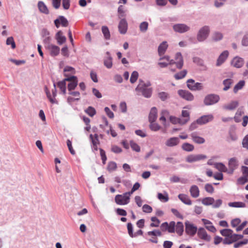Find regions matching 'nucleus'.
Returning <instances> with one entry per match:
<instances>
[{
    "mask_svg": "<svg viewBox=\"0 0 248 248\" xmlns=\"http://www.w3.org/2000/svg\"><path fill=\"white\" fill-rule=\"evenodd\" d=\"M168 46V45L166 41H164L160 44L158 47V53L160 57L165 54Z\"/></svg>",
    "mask_w": 248,
    "mask_h": 248,
    "instance_id": "393cba45",
    "label": "nucleus"
},
{
    "mask_svg": "<svg viewBox=\"0 0 248 248\" xmlns=\"http://www.w3.org/2000/svg\"><path fill=\"white\" fill-rule=\"evenodd\" d=\"M66 142H67V145L68 146V149H69L70 153L73 155H75L76 154V152L72 147L71 141L70 140H67Z\"/></svg>",
    "mask_w": 248,
    "mask_h": 248,
    "instance_id": "0e129e2a",
    "label": "nucleus"
},
{
    "mask_svg": "<svg viewBox=\"0 0 248 248\" xmlns=\"http://www.w3.org/2000/svg\"><path fill=\"white\" fill-rule=\"evenodd\" d=\"M229 55V52L228 51L225 50L223 51L219 56L217 62V65L220 66L227 59Z\"/></svg>",
    "mask_w": 248,
    "mask_h": 248,
    "instance_id": "412c9836",
    "label": "nucleus"
},
{
    "mask_svg": "<svg viewBox=\"0 0 248 248\" xmlns=\"http://www.w3.org/2000/svg\"><path fill=\"white\" fill-rule=\"evenodd\" d=\"M182 116L184 118L182 120H187V122L189 120V113L187 110H183L182 112Z\"/></svg>",
    "mask_w": 248,
    "mask_h": 248,
    "instance_id": "e2e57ef3",
    "label": "nucleus"
},
{
    "mask_svg": "<svg viewBox=\"0 0 248 248\" xmlns=\"http://www.w3.org/2000/svg\"><path fill=\"white\" fill-rule=\"evenodd\" d=\"M187 86L192 91L201 90L202 89V83L199 82L195 83V81L192 79H188L187 81Z\"/></svg>",
    "mask_w": 248,
    "mask_h": 248,
    "instance_id": "0eeeda50",
    "label": "nucleus"
},
{
    "mask_svg": "<svg viewBox=\"0 0 248 248\" xmlns=\"http://www.w3.org/2000/svg\"><path fill=\"white\" fill-rule=\"evenodd\" d=\"M229 169L230 172L232 173L234 170L236 169L238 166V161L236 158L233 157L230 159L229 161Z\"/></svg>",
    "mask_w": 248,
    "mask_h": 248,
    "instance_id": "6ab92c4d",
    "label": "nucleus"
},
{
    "mask_svg": "<svg viewBox=\"0 0 248 248\" xmlns=\"http://www.w3.org/2000/svg\"><path fill=\"white\" fill-rule=\"evenodd\" d=\"M158 97L162 101L166 100L169 97V94L166 92H161L158 93Z\"/></svg>",
    "mask_w": 248,
    "mask_h": 248,
    "instance_id": "338daca9",
    "label": "nucleus"
},
{
    "mask_svg": "<svg viewBox=\"0 0 248 248\" xmlns=\"http://www.w3.org/2000/svg\"><path fill=\"white\" fill-rule=\"evenodd\" d=\"M209 28L208 26H204L199 31L197 34V39L200 42L205 40L209 33Z\"/></svg>",
    "mask_w": 248,
    "mask_h": 248,
    "instance_id": "7ed1b4c3",
    "label": "nucleus"
},
{
    "mask_svg": "<svg viewBox=\"0 0 248 248\" xmlns=\"http://www.w3.org/2000/svg\"><path fill=\"white\" fill-rule=\"evenodd\" d=\"M158 64L161 68L167 67L168 65H172L174 64L175 61L173 60H170V58L168 56H165L160 57Z\"/></svg>",
    "mask_w": 248,
    "mask_h": 248,
    "instance_id": "39448f33",
    "label": "nucleus"
},
{
    "mask_svg": "<svg viewBox=\"0 0 248 248\" xmlns=\"http://www.w3.org/2000/svg\"><path fill=\"white\" fill-rule=\"evenodd\" d=\"M85 111L91 117H93L96 114L95 109L92 107H89Z\"/></svg>",
    "mask_w": 248,
    "mask_h": 248,
    "instance_id": "49530a36",
    "label": "nucleus"
},
{
    "mask_svg": "<svg viewBox=\"0 0 248 248\" xmlns=\"http://www.w3.org/2000/svg\"><path fill=\"white\" fill-rule=\"evenodd\" d=\"M150 85L149 82L145 83L140 79L138 85L135 89L137 94H141L146 98L150 97L152 93V88L149 87Z\"/></svg>",
    "mask_w": 248,
    "mask_h": 248,
    "instance_id": "f257e3e1",
    "label": "nucleus"
},
{
    "mask_svg": "<svg viewBox=\"0 0 248 248\" xmlns=\"http://www.w3.org/2000/svg\"><path fill=\"white\" fill-rule=\"evenodd\" d=\"M215 202V200L212 197H206L202 199V203L206 206L212 205Z\"/></svg>",
    "mask_w": 248,
    "mask_h": 248,
    "instance_id": "c9c22d12",
    "label": "nucleus"
},
{
    "mask_svg": "<svg viewBox=\"0 0 248 248\" xmlns=\"http://www.w3.org/2000/svg\"><path fill=\"white\" fill-rule=\"evenodd\" d=\"M76 78V77L74 76H70V77L65 78L64 80L59 81L58 84V87L60 89L61 91L63 94L66 92V81H72L73 79Z\"/></svg>",
    "mask_w": 248,
    "mask_h": 248,
    "instance_id": "1a4fd4ad",
    "label": "nucleus"
},
{
    "mask_svg": "<svg viewBox=\"0 0 248 248\" xmlns=\"http://www.w3.org/2000/svg\"><path fill=\"white\" fill-rule=\"evenodd\" d=\"M45 92H46V96H47V98H48V99L49 100L50 102L52 104L55 103L56 102L55 99L53 98L51 96V95L48 88L46 87H45Z\"/></svg>",
    "mask_w": 248,
    "mask_h": 248,
    "instance_id": "bf43d9fd",
    "label": "nucleus"
},
{
    "mask_svg": "<svg viewBox=\"0 0 248 248\" xmlns=\"http://www.w3.org/2000/svg\"><path fill=\"white\" fill-rule=\"evenodd\" d=\"M56 39L57 40L59 45H62L64 43L66 40V37L62 35V31H59L56 35Z\"/></svg>",
    "mask_w": 248,
    "mask_h": 248,
    "instance_id": "c85d7f7f",
    "label": "nucleus"
},
{
    "mask_svg": "<svg viewBox=\"0 0 248 248\" xmlns=\"http://www.w3.org/2000/svg\"><path fill=\"white\" fill-rule=\"evenodd\" d=\"M130 196L131 195L128 192L123 194H118L115 197V202L118 205H126L130 202Z\"/></svg>",
    "mask_w": 248,
    "mask_h": 248,
    "instance_id": "f03ea898",
    "label": "nucleus"
},
{
    "mask_svg": "<svg viewBox=\"0 0 248 248\" xmlns=\"http://www.w3.org/2000/svg\"><path fill=\"white\" fill-rule=\"evenodd\" d=\"M215 168L219 171L221 172L227 171V168L226 167L221 163H216L214 164Z\"/></svg>",
    "mask_w": 248,
    "mask_h": 248,
    "instance_id": "58836bf2",
    "label": "nucleus"
},
{
    "mask_svg": "<svg viewBox=\"0 0 248 248\" xmlns=\"http://www.w3.org/2000/svg\"><path fill=\"white\" fill-rule=\"evenodd\" d=\"M185 231L187 234L193 236L196 234L197 231V228L193 224L188 221H186L185 222Z\"/></svg>",
    "mask_w": 248,
    "mask_h": 248,
    "instance_id": "20e7f679",
    "label": "nucleus"
},
{
    "mask_svg": "<svg viewBox=\"0 0 248 248\" xmlns=\"http://www.w3.org/2000/svg\"><path fill=\"white\" fill-rule=\"evenodd\" d=\"M6 45H11V47L13 49L16 48V44L14 40V38L12 37H8L6 40Z\"/></svg>",
    "mask_w": 248,
    "mask_h": 248,
    "instance_id": "4d7b16f0",
    "label": "nucleus"
},
{
    "mask_svg": "<svg viewBox=\"0 0 248 248\" xmlns=\"http://www.w3.org/2000/svg\"><path fill=\"white\" fill-rule=\"evenodd\" d=\"M38 7L39 11L45 14H48L49 13V11L46 7V6L45 4V3L42 1H39L38 3Z\"/></svg>",
    "mask_w": 248,
    "mask_h": 248,
    "instance_id": "473e14b6",
    "label": "nucleus"
},
{
    "mask_svg": "<svg viewBox=\"0 0 248 248\" xmlns=\"http://www.w3.org/2000/svg\"><path fill=\"white\" fill-rule=\"evenodd\" d=\"M142 211L143 212L150 213L152 212L153 209L151 206L148 204H144L142 206Z\"/></svg>",
    "mask_w": 248,
    "mask_h": 248,
    "instance_id": "69168bd1",
    "label": "nucleus"
},
{
    "mask_svg": "<svg viewBox=\"0 0 248 248\" xmlns=\"http://www.w3.org/2000/svg\"><path fill=\"white\" fill-rule=\"evenodd\" d=\"M174 64H176L177 68L179 69H181L184 65V60L182 55L180 52H177L175 54Z\"/></svg>",
    "mask_w": 248,
    "mask_h": 248,
    "instance_id": "4468645a",
    "label": "nucleus"
},
{
    "mask_svg": "<svg viewBox=\"0 0 248 248\" xmlns=\"http://www.w3.org/2000/svg\"><path fill=\"white\" fill-rule=\"evenodd\" d=\"M178 93L181 97L186 100L192 101L194 99L193 94L188 91L180 90L178 91Z\"/></svg>",
    "mask_w": 248,
    "mask_h": 248,
    "instance_id": "6e6552de",
    "label": "nucleus"
},
{
    "mask_svg": "<svg viewBox=\"0 0 248 248\" xmlns=\"http://www.w3.org/2000/svg\"><path fill=\"white\" fill-rule=\"evenodd\" d=\"M223 38L222 34L220 32H215L212 36V38L213 40L215 41H217L220 40Z\"/></svg>",
    "mask_w": 248,
    "mask_h": 248,
    "instance_id": "13d9d810",
    "label": "nucleus"
},
{
    "mask_svg": "<svg viewBox=\"0 0 248 248\" xmlns=\"http://www.w3.org/2000/svg\"><path fill=\"white\" fill-rule=\"evenodd\" d=\"M119 31L122 34H125L127 29V24L124 19H122L119 22L118 26Z\"/></svg>",
    "mask_w": 248,
    "mask_h": 248,
    "instance_id": "a211bd4d",
    "label": "nucleus"
},
{
    "mask_svg": "<svg viewBox=\"0 0 248 248\" xmlns=\"http://www.w3.org/2000/svg\"><path fill=\"white\" fill-rule=\"evenodd\" d=\"M182 148L185 151L190 152L194 150V147L191 144L188 143H184L182 145Z\"/></svg>",
    "mask_w": 248,
    "mask_h": 248,
    "instance_id": "4c0bfd02",
    "label": "nucleus"
},
{
    "mask_svg": "<svg viewBox=\"0 0 248 248\" xmlns=\"http://www.w3.org/2000/svg\"><path fill=\"white\" fill-rule=\"evenodd\" d=\"M238 103L236 101H233L230 103L224 106V108L227 110H232L235 109L238 106Z\"/></svg>",
    "mask_w": 248,
    "mask_h": 248,
    "instance_id": "72a5a7b5",
    "label": "nucleus"
},
{
    "mask_svg": "<svg viewBox=\"0 0 248 248\" xmlns=\"http://www.w3.org/2000/svg\"><path fill=\"white\" fill-rule=\"evenodd\" d=\"M118 13L119 14V18L124 16H125V8L123 5H120L118 8Z\"/></svg>",
    "mask_w": 248,
    "mask_h": 248,
    "instance_id": "6e6d98bb",
    "label": "nucleus"
},
{
    "mask_svg": "<svg viewBox=\"0 0 248 248\" xmlns=\"http://www.w3.org/2000/svg\"><path fill=\"white\" fill-rule=\"evenodd\" d=\"M47 48L52 56H57L60 53V48L55 45L52 44L48 45Z\"/></svg>",
    "mask_w": 248,
    "mask_h": 248,
    "instance_id": "dca6fc26",
    "label": "nucleus"
},
{
    "mask_svg": "<svg viewBox=\"0 0 248 248\" xmlns=\"http://www.w3.org/2000/svg\"><path fill=\"white\" fill-rule=\"evenodd\" d=\"M179 143V140L177 137H173L168 139L166 142V145L169 147L177 145Z\"/></svg>",
    "mask_w": 248,
    "mask_h": 248,
    "instance_id": "cd10ccee",
    "label": "nucleus"
},
{
    "mask_svg": "<svg viewBox=\"0 0 248 248\" xmlns=\"http://www.w3.org/2000/svg\"><path fill=\"white\" fill-rule=\"evenodd\" d=\"M90 138L91 139L93 149L95 151H97L98 149L97 145L99 144V140L97 135L95 134L94 138H93V135L91 134L90 135Z\"/></svg>",
    "mask_w": 248,
    "mask_h": 248,
    "instance_id": "7c9ffc66",
    "label": "nucleus"
},
{
    "mask_svg": "<svg viewBox=\"0 0 248 248\" xmlns=\"http://www.w3.org/2000/svg\"><path fill=\"white\" fill-rule=\"evenodd\" d=\"M214 117L212 114L203 115L198 119L197 120V122L198 124L202 125L212 121Z\"/></svg>",
    "mask_w": 248,
    "mask_h": 248,
    "instance_id": "9b49d317",
    "label": "nucleus"
},
{
    "mask_svg": "<svg viewBox=\"0 0 248 248\" xmlns=\"http://www.w3.org/2000/svg\"><path fill=\"white\" fill-rule=\"evenodd\" d=\"M70 72L71 74H74L75 69L74 68L70 66H66L65 67L64 69V76L66 78L70 77V76L67 73V72Z\"/></svg>",
    "mask_w": 248,
    "mask_h": 248,
    "instance_id": "864d4df0",
    "label": "nucleus"
},
{
    "mask_svg": "<svg viewBox=\"0 0 248 248\" xmlns=\"http://www.w3.org/2000/svg\"><path fill=\"white\" fill-rule=\"evenodd\" d=\"M187 74V71L186 70H183L181 72L176 73L174 75V78L178 80L184 78Z\"/></svg>",
    "mask_w": 248,
    "mask_h": 248,
    "instance_id": "79ce46f5",
    "label": "nucleus"
},
{
    "mask_svg": "<svg viewBox=\"0 0 248 248\" xmlns=\"http://www.w3.org/2000/svg\"><path fill=\"white\" fill-rule=\"evenodd\" d=\"M202 221L204 224L206 229L209 231L212 232H216L217 230L216 228L213 225L212 223L210 220L202 218Z\"/></svg>",
    "mask_w": 248,
    "mask_h": 248,
    "instance_id": "f3484780",
    "label": "nucleus"
},
{
    "mask_svg": "<svg viewBox=\"0 0 248 248\" xmlns=\"http://www.w3.org/2000/svg\"><path fill=\"white\" fill-rule=\"evenodd\" d=\"M170 121L173 124H179L181 125L185 124L187 123V120H182V119L173 116H170Z\"/></svg>",
    "mask_w": 248,
    "mask_h": 248,
    "instance_id": "c756f323",
    "label": "nucleus"
},
{
    "mask_svg": "<svg viewBox=\"0 0 248 248\" xmlns=\"http://www.w3.org/2000/svg\"><path fill=\"white\" fill-rule=\"evenodd\" d=\"M245 81L244 80L240 81L237 84L235 85L233 88V92L236 93L239 90H241L245 85Z\"/></svg>",
    "mask_w": 248,
    "mask_h": 248,
    "instance_id": "a19ab883",
    "label": "nucleus"
},
{
    "mask_svg": "<svg viewBox=\"0 0 248 248\" xmlns=\"http://www.w3.org/2000/svg\"><path fill=\"white\" fill-rule=\"evenodd\" d=\"M150 128L152 131H156L160 129V126L156 123L150 122Z\"/></svg>",
    "mask_w": 248,
    "mask_h": 248,
    "instance_id": "680f3d73",
    "label": "nucleus"
},
{
    "mask_svg": "<svg viewBox=\"0 0 248 248\" xmlns=\"http://www.w3.org/2000/svg\"><path fill=\"white\" fill-rule=\"evenodd\" d=\"M233 231L231 229H223L220 231V233L226 237H230Z\"/></svg>",
    "mask_w": 248,
    "mask_h": 248,
    "instance_id": "3c124183",
    "label": "nucleus"
},
{
    "mask_svg": "<svg viewBox=\"0 0 248 248\" xmlns=\"http://www.w3.org/2000/svg\"><path fill=\"white\" fill-rule=\"evenodd\" d=\"M139 77V74L137 71H134L132 72L131 77L130 78V81L131 83H134L138 79Z\"/></svg>",
    "mask_w": 248,
    "mask_h": 248,
    "instance_id": "8fccbe9b",
    "label": "nucleus"
},
{
    "mask_svg": "<svg viewBox=\"0 0 248 248\" xmlns=\"http://www.w3.org/2000/svg\"><path fill=\"white\" fill-rule=\"evenodd\" d=\"M54 24L57 28H59L60 24L63 27H67L68 21L63 16H60L58 18L54 20Z\"/></svg>",
    "mask_w": 248,
    "mask_h": 248,
    "instance_id": "f8f14e48",
    "label": "nucleus"
},
{
    "mask_svg": "<svg viewBox=\"0 0 248 248\" xmlns=\"http://www.w3.org/2000/svg\"><path fill=\"white\" fill-rule=\"evenodd\" d=\"M168 232L170 233H173L175 232V222L171 221L169 224L168 223Z\"/></svg>",
    "mask_w": 248,
    "mask_h": 248,
    "instance_id": "de8ad7c7",
    "label": "nucleus"
},
{
    "mask_svg": "<svg viewBox=\"0 0 248 248\" xmlns=\"http://www.w3.org/2000/svg\"><path fill=\"white\" fill-rule=\"evenodd\" d=\"M70 81L71 82L68 85V90L69 91H71L75 89L78 85V81L76 77V78L73 79L72 81Z\"/></svg>",
    "mask_w": 248,
    "mask_h": 248,
    "instance_id": "ea45409f",
    "label": "nucleus"
},
{
    "mask_svg": "<svg viewBox=\"0 0 248 248\" xmlns=\"http://www.w3.org/2000/svg\"><path fill=\"white\" fill-rule=\"evenodd\" d=\"M175 231L176 233L180 236L182 235L184 232V225L182 222H178L175 224Z\"/></svg>",
    "mask_w": 248,
    "mask_h": 248,
    "instance_id": "2f4dec72",
    "label": "nucleus"
},
{
    "mask_svg": "<svg viewBox=\"0 0 248 248\" xmlns=\"http://www.w3.org/2000/svg\"><path fill=\"white\" fill-rule=\"evenodd\" d=\"M206 157L205 155H191L186 157V161L188 163H192L203 159Z\"/></svg>",
    "mask_w": 248,
    "mask_h": 248,
    "instance_id": "9d476101",
    "label": "nucleus"
},
{
    "mask_svg": "<svg viewBox=\"0 0 248 248\" xmlns=\"http://www.w3.org/2000/svg\"><path fill=\"white\" fill-rule=\"evenodd\" d=\"M198 235L200 238L204 241H209L210 240V236L207 234L205 230L203 228L199 229Z\"/></svg>",
    "mask_w": 248,
    "mask_h": 248,
    "instance_id": "2eb2a0df",
    "label": "nucleus"
},
{
    "mask_svg": "<svg viewBox=\"0 0 248 248\" xmlns=\"http://www.w3.org/2000/svg\"><path fill=\"white\" fill-rule=\"evenodd\" d=\"M148 23L146 21L141 22L139 26L140 30L142 32H145L148 28Z\"/></svg>",
    "mask_w": 248,
    "mask_h": 248,
    "instance_id": "37998d69",
    "label": "nucleus"
},
{
    "mask_svg": "<svg viewBox=\"0 0 248 248\" xmlns=\"http://www.w3.org/2000/svg\"><path fill=\"white\" fill-rule=\"evenodd\" d=\"M127 227L128 234L130 237H134L137 236L136 234H134L133 233V226L131 223H127Z\"/></svg>",
    "mask_w": 248,
    "mask_h": 248,
    "instance_id": "052dcab7",
    "label": "nucleus"
},
{
    "mask_svg": "<svg viewBox=\"0 0 248 248\" xmlns=\"http://www.w3.org/2000/svg\"><path fill=\"white\" fill-rule=\"evenodd\" d=\"M117 168V164L114 162H110L108 163L107 167V170L109 171L115 170Z\"/></svg>",
    "mask_w": 248,
    "mask_h": 248,
    "instance_id": "09e8293b",
    "label": "nucleus"
},
{
    "mask_svg": "<svg viewBox=\"0 0 248 248\" xmlns=\"http://www.w3.org/2000/svg\"><path fill=\"white\" fill-rule=\"evenodd\" d=\"M173 30L179 33H184L189 30V27L184 24H175L173 26Z\"/></svg>",
    "mask_w": 248,
    "mask_h": 248,
    "instance_id": "ddd939ff",
    "label": "nucleus"
},
{
    "mask_svg": "<svg viewBox=\"0 0 248 248\" xmlns=\"http://www.w3.org/2000/svg\"><path fill=\"white\" fill-rule=\"evenodd\" d=\"M190 136L193 141L197 144H202L204 143L205 140L203 138L198 135L196 132H193L191 134Z\"/></svg>",
    "mask_w": 248,
    "mask_h": 248,
    "instance_id": "aec40b11",
    "label": "nucleus"
},
{
    "mask_svg": "<svg viewBox=\"0 0 248 248\" xmlns=\"http://www.w3.org/2000/svg\"><path fill=\"white\" fill-rule=\"evenodd\" d=\"M243 64L244 61L243 59L239 57L234 58L232 62V65L236 68L241 67Z\"/></svg>",
    "mask_w": 248,
    "mask_h": 248,
    "instance_id": "bb28decb",
    "label": "nucleus"
},
{
    "mask_svg": "<svg viewBox=\"0 0 248 248\" xmlns=\"http://www.w3.org/2000/svg\"><path fill=\"white\" fill-rule=\"evenodd\" d=\"M219 100L218 95L215 94H209L207 95L204 100V103L205 105L209 106L217 103Z\"/></svg>",
    "mask_w": 248,
    "mask_h": 248,
    "instance_id": "423d86ee",
    "label": "nucleus"
},
{
    "mask_svg": "<svg viewBox=\"0 0 248 248\" xmlns=\"http://www.w3.org/2000/svg\"><path fill=\"white\" fill-rule=\"evenodd\" d=\"M130 146L133 150L137 152H139L140 151V146L134 142L133 141H131L130 142Z\"/></svg>",
    "mask_w": 248,
    "mask_h": 248,
    "instance_id": "603ef678",
    "label": "nucleus"
},
{
    "mask_svg": "<svg viewBox=\"0 0 248 248\" xmlns=\"http://www.w3.org/2000/svg\"><path fill=\"white\" fill-rule=\"evenodd\" d=\"M107 57L104 60V64L108 68H111L112 66V58L108 52L106 53Z\"/></svg>",
    "mask_w": 248,
    "mask_h": 248,
    "instance_id": "5701e85b",
    "label": "nucleus"
},
{
    "mask_svg": "<svg viewBox=\"0 0 248 248\" xmlns=\"http://www.w3.org/2000/svg\"><path fill=\"white\" fill-rule=\"evenodd\" d=\"M178 197L179 200L185 204L188 205L192 204V201L188 195L184 194H180Z\"/></svg>",
    "mask_w": 248,
    "mask_h": 248,
    "instance_id": "4be33fe9",
    "label": "nucleus"
},
{
    "mask_svg": "<svg viewBox=\"0 0 248 248\" xmlns=\"http://www.w3.org/2000/svg\"><path fill=\"white\" fill-rule=\"evenodd\" d=\"M233 83V80L231 78H228L224 80L223 81V84L224 86V87L223 89V91H226L228 90Z\"/></svg>",
    "mask_w": 248,
    "mask_h": 248,
    "instance_id": "f704fd0d",
    "label": "nucleus"
},
{
    "mask_svg": "<svg viewBox=\"0 0 248 248\" xmlns=\"http://www.w3.org/2000/svg\"><path fill=\"white\" fill-rule=\"evenodd\" d=\"M158 199L163 202H167L169 200V197L167 194L165 195H163L162 193H159L157 195Z\"/></svg>",
    "mask_w": 248,
    "mask_h": 248,
    "instance_id": "5fc2aeb1",
    "label": "nucleus"
},
{
    "mask_svg": "<svg viewBox=\"0 0 248 248\" xmlns=\"http://www.w3.org/2000/svg\"><path fill=\"white\" fill-rule=\"evenodd\" d=\"M151 220L153 222L150 224L151 227H157L159 226L160 222L157 217H151Z\"/></svg>",
    "mask_w": 248,
    "mask_h": 248,
    "instance_id": "c03bdc74",
    "label": "nucleus"
},
{
    "mask_svg": "<svg viewBox=\"0 0 248 248\" xmlns=\"http://www.w3.org/2000/svg\"><path fill=\"white\" fill-rule=\"evenodd\" d=\"M157 110L155 107L151 108L149 115V121L150 122H155L157 118Z\"/></svg>",
    "mask_w": 248,
    "mask_h": 248,
    "instance_id": "a878e982",
    "label": "nucleus"
},
{
    "mask_svg": "<svg viewBox=\"0 0 248 248\" xmlns=\"http://www.w3.org/2000/svg\"><path fill=\"white\" fill-rule=\"evenodd\" d=\"M189 192L191 196L193 198H196L200 195V190L196 185H193L190 187Z\"/></svg>",
    "mask_w": 248,
    "mask_h": 248,
    "instance_id": "b1692460",
    "label": "nucleus"
},
{
    "mask_svg": "<svg viewBox=\"0 0 248 248\" xmlns=\"http://www.w3.org/2000/svg\"><path fill=\"white\" fill-rule=\"evenodd\" d=\"M229 205L233 207H245L246 204L243 202H230Z\"/></svg>",
    "mask_w": 248,
    "mask_h": 248,
    "instance_id": "a18cd8bd",
    "label": "nucleus"
},
{
    "mask_svg": "<svg viewBox=\"0 0 248 248\" xmlns=\"http://www.w3.org/2000/svg\"><path fill=\"white\" fill-rule=\"evenodd\" d=\"M102 31L105 38L106 40H109L110 38V34L108 28L105 26L102 27Z\"/></svg>",
    "mask_w": 248,
    "mask_h": 248,
    "instance_id": "e433bc0d",
    "label": "nucleus"
},
{
    "mask_svg": "<svg viewBox=\"0 0 248 248\" xmlns=\"http://www.w3.org/2000/svg\"><path fill=\"white\" fill-rule=\"evenodd\" d=\"M240 223L241 220L238 218H236L232 220L231 225L233 228L236 227H237L238 226V225H239Z\"/></svg>",
    "mask_w": 248,
    "mask_h": 248,
    "instance_id": "774afa93",
    "label": "nucleus"
}]
</instances>
